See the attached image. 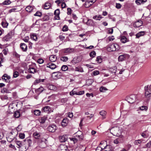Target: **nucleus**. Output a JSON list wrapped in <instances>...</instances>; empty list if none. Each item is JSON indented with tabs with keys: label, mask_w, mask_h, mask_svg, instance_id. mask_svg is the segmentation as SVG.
Listing matches in <instances>:
<instances>
[{
	"label": "nucleus",
	"mask_w": 151,
	"mask_h": 151,
	"mask_svg": "<svg viewBox=\"0 0 151 151\" xmlns=\"http://www.w3.org/2000/svg\"><path fill=\"white\" fill-rule=\"evenodd\" d=\"M97 0H88L86 2L85 6L86 7H88L91 6L93 3H95Z\"/></svg>",
	"instance_id": "11"
},
{
	"label": "nucleus",
	"mask_w": 151,
	"mask_h": 151,
	"mask_svg": "<svg viewBox=\"0 0 151 151\" xmlns=\"http://www.w3.org/2000/svg\"><path fill=\"white\" fill-rule=\"evenodd\" d=\"M96 60L99 63H101L102 61V59L100 56L97 57Z\"/></svg>",
	"instance_id": "50"
},
{
	"label": "nucleus",
	"mask_w": 151,
	"mask_h": 151,
	"mask_svg": "<svg viewBox=\"0 0 151 151\" xmlns=\"http://www.w3.org/2000/svg\"><path fill=\"white\" fill-rule=\"evenodd\" d=\"M92 73L93 74L92 75L96 76L99 74V72L98 70H95L93 71Z\"/></svg>",
	"instance_id": "51"
},
{
	"label": "nucleus",
	"mask_w": 151,
	"mask_h": 151,
	"mask_svg": "<svg viewBox=\"0 0 151 151\" xmlns=\"http://www.w3.org/2000/svg\"><path fill=\"white\" fill-rule=\"evenodd\" d=\"M47 129L49 132H54L57 129L56 126L54 124L50 125L48 127Z\"/></svg>",
	"instance_id": "7"
},
{
	"label": "nucleus",
	"mask_w": 151,
	"mask_h": 151,
	"mask_svg": "<svg viewBox=\"0 0 151 151\" xmlns=\"http://www.w3.org/2000/svg\"><path fill=\"white\" fill-rule=\"evenodd\" d=\"M13 134V132H10L9 134V136L7 138V140L8 141L11 142L14 139V137L12 136V135Z\"/></svg>",
	"instance_id": "20"
},
{
	"label": "nucleus",
	"mask_w": 151,
	"mask_h": 151,
	"mask_svg": "<svg viewBox=\"0 0 151 151\" xmlns=\"http://www.w3.org/2000/svg\"><path fill=\"white\" fill-rule=\"evenodd\" d=\"M139 109L142 111H146L148 109V107L147 106H142L139 107Z\"/></svg>",
	"instance_id": "41"
},
{
	"label": "nucleus",
	"mask_w": 151,
	"mask_h": 151,
	"mask_svg": "<svg viewBox=\"0 0 151 151\" xmlns=\"http://www.w3.org/2000/svg\"><path fill=\"white\" fill-rule=\"evenodd\" d=\"M67 150V147L64 145H60L58 149V151H68Z\"/></svg>",
	"instance_id": "10"
},
{
	"label": "nucleus",
	"mask_w": 151,
	"mask_h": 151,
	"mask_svg": "<svg viewBox=\"0 0 151 151\" xmlns=\"http://www.w3.org/2000/svg\"><path fill=\"white\" fill-rule=\"evenodd\" d=\"M118 137H119L117 138V139L119 143H121L123 142L124 140V137L122 134Z\"/></svg>",
	"instance_id": "19"
},
{
	"label": "nucleus",
	"mask_w": 151,
	"mask_h": 151,
	"mask_svg": "<svg viewBox=\"0 0 151 151\" xmlns=\"http://www.w3.org/2000/svg\"><path fill=\"white\" fill-rule=\"evenodd\" d=\"M57 57L55 55H51L49 57V60L51 62H54L56 61Z\"/></svg>",
	"instance_id": "23"
},
{
	"label": "nucleus",
	"mask_w": 151,
	"mask_h": 151,
	"mask_svg": "<svg viewBox=\"0 0 151 151\" xmlns=\"http://www.w3.org/2000/svg\"><path fill=\"white\" fill-rule=\"evenodd\" d=\"M143 24V22L141 20H138L137 22H135L133 24L134 27H139L141 26Z\"/></svg>",
	"instance_id": "13"
},
{
	"label": "nucleus",
	"mask_w": 151,
	"mask_h": 151,
	"mask_svg": "<svg viewBox=\"0 0 151 151\" xmlns=\"http://www.w3.org/2000/svg\"><path fill=\"white\" fill-rule=\"evenodd\" d=\"M20 115V112L18 111H16L14 114V116L16 118H18L19 117Z\"/></svg>",
	"instance_id": "40"
},
{
	"label": "nucleus",
	"mask_w": 151,
	"mask_h": 151,
	"mask_svg": "<svg viewBox=\"0 0 151 151\" xmlns=\"http://www.w3.org/2000/svg\"><path fill=\"white\" fill-rule=\"evenodd\" d=\"M46 67L47 68H49L53 70L56 68V66L54 64L50 63L47 64Z\"/></svg>",
	"instance_id": "14"
},
{
	"label": "nucleus",
	"mask_w": 151,
	"mask_h": 151,
	"mask_svg": "<svg viewBox=\"0 0 151 151\" xmlns=\"http://www.w3.org/2000/svg\"><path fill=\"white\" fill-rule=\"evenodd\" d=\"M8 23L6 22H2L1 23V25L2 27L4 28H6L8 25Z\"/></svg>",
	"instance_id": "48"
},
{
	"label": "nucleus",
	"mask_w": 151,
	"mask_h": 151,
	"mask_svg": "<svg viewBox=\"0 0 151 151\" xmlns=\"http://www.w3.org/2000/svg\"><path fill=\"white\" fill-rule=\"evenodd\" d=\"M96 54L95 52L94 51H93L90 53V56L91 57L93 58L95 57Z\"/></svg>",
	"instance_id": "55"
},
{
	"label": "nucleus",
	"mask_w": 151,
	"mask_h": 151,
	"mask_svg": "<svg viewBox=\"0 0 151 151\" xmlns=\"http://www.w3.org/2000/svg\"><path fill=\"white\" fill-rule=\"evenodd\" d=\"M68 123V120L66 118H64L61 122L62 126L63 127H65L67 125Z\"/></svg>",
	"instance_id": "22"
},
{
	"label": "nucleus",
	"mask_w": 151,
	"mask_h": 151,
	"mask_svg": "<svg viewBox=\"0 0 151 151\" xmlns=\"http://www.w3.org/2000/svg\"><path fill=\"white\" fill-rule=\"evenodd\" d=\"M103 150V148L100 147H98L96 149V151H102V150Z\"/></svg>",
	"instance_id": "64"
},
{
	"label": "nucleus",
	"mask_w": 151,
	"mask_h": 151,
	"mask_svg": "<svg viewBox=\"0 0 151 151\" xmlns=\"http://www.w3.org/2000/svg\"><path fill=\"white\" fill-rule=\"evenodd\" d=\"M16 144L17 145V147L18 148L20 147L21 146H22V142L20 141H18L17 140L15 141Z\"/></svg>",
	"instance_id": "36"
},
{
	"label": "nucleus",
	"mask_w": 151,
	"mask_h": 151,
	"mask_svg": "<svg viewBox=\"0 0 151 151\" xmlns=\"http://www.w3.org/2000/svg\"><path fill=\"white\" fill-rule=\"evenodd\" d=\"M87 25L91 26H93L94 25V23L93 20L91 19H89L88 20L87 22Z\"/></svg>",
	"instance_id": "32"
},
{
	"label": "nucleus",
	"mask_w": 151,
	"mask_h": 151,
	"mask_svg": "<svg viewBox=\"0 0 151 151\" xmlns=\"http://www.w3.org/2000/svg\"><path fill=\"white\" fill-rule=\"evenodd\" d=\"M33 9V7L30 6H27L25 9L26 10L29 12H31Z\"/></svg>",
	"instance_id": "31"
},
{
	"label": "nucleus",
	"mask_w": 151,
	"mask_h": 151,
	"mask_svg": "<svg viewBox=\"0 0 151 151\" xmlns=\"http://www.w3.org/2000/svg\"><path fill=\"white\" fill-rule=\"evenodd\" d=\"M137 95L135 94H132L127 98V101L130 103H133L137 99Z\"/></svg>",
	"instance_id": "4"
},
{
	"label": "nucleus",
	"mask_w": 151,
	"mask_h": 151,
	"mask_svg": "<svg viewBox=\"0 0 151 151\" xmlns=\"http://www.w3.org/2000/svg\"><path fill=\"white\" fill-rule=\"evenodd\" d=\"M145 34V32L144 31H140L136 35V38H138L144 35Z\"/></svg>",
	"instance_id": "17"
},
{
	"label": "nucleus",
	"mask_w": 151,
	"mask_h": 151,
	"mask_svg": "<svg viewBox=\"0 0 151 151\" xmlns=\"http://www.w3.org/2000/svg\"><path fill=\"white\" fill-rule=\"evenodd\" d=\"M121 41L122 42L124 43L128 42L129 40L125 36H123L121 37Z\"/></svg>",
	"instance_id": "25"
},
{
	"label": "nucleus",
	"mask_w": 151,
	"mask_h": 151,
	"mask_svg": "<svg viewBox=\"0 0 151 151\" xmlns=\"http://www.w3.org/2000/svg\"><path fill=\"white\" fill-rule=\"evenodd\" d=\"M116 67L115 66H114L111 68L109 69V71L112 73H114L115 74L116 71Z\"/></svg>",
	"instance_id": "21"
},
{
	"label": "nucleus",
	"mask_w": 151,
	"mask_h": 151,
	"mask_svg": "<svg viewBox=\"0 0 151 151\" xmlns=\"http://www.w3.org/2000/svg\"><path fill=\"white\" fill-rule=\"evenodd\" d=\"M113 29L112 28H109L108 31L107 33L109 34H111L113 33Z\"/></svg>",
	"instance_id": "60"
},
{
	"label": "nucleus",
	"mask_w": 151,
	"mask_h": 151,
	"mask_svg": "<svg viewBox=\"0 0 151 151\" xmlns=\"http://www.w3.org/2000/svg\"><path fill=\"white\" fill-rule=\"evenodd\" d=\"M19 137L22 139H23L25 137V134L24 133H20L19 134Z\"/></svg>",
	"instance_id": "62"
},
{
	"label": "nucleus",
	"mask_w": 151,
	"mask_h": 151,
	"mask_svg": "<svg viewBox=\"0 0 151 151\" xmlns=\"http://www.w3.org/2000/svg\"><path fill=\"white\" fill-rule=\"evenodd\" d=\"M8 51V50L7 48H5L3 50L2 52L4 55H6L7 54V52Z\"/></svg>",
	"instance_id": "63"
},
{
	"label": "nucleus",
	"mask_w": 151,
	"mask_h": 151,
	"mask_svg": "<svg viewBox=\"0 0 151 151\" xmlns=\"http://www.w3.org/2000/svg\"><path fill=\"white\" fill-rule=\"evenodd\" d=\"M42 14L41 12H37L36 13L34 14L35 16H37L40 17L41 16Z\"/></svg>",
	"instance_id": "56"
},
{
	"label": "nucleus",
	"mask_w": 151,
	"mask_h": 151,
	"mask_svg": "<svg viewBox=\"0 0 151 151\" xmlns=\"http://www.w3.org/2000/svg\"><path fill=\"white\" fill-rule=\"evenodd\" d=\"M59 139V141L60 142H64L67 140V137L66 135H63L62 136L60 137Z\"/></svg>",
	"instance_id": "15"
},
{
	"label": "nucleus",
	"mask_w": 151,
	"mask_h": 151,
	"mask_svg": "<svg viewBox=\"0 0 151 151\" xmlns=\"http://www.w3.org/2000/svg\"><path fill=\"white\" fill-rule=\"evenodd\" d=\"M68 30V27L66 25H64L62 29V30L63 31L65 32Z\"/></svg>",
	"instance_id": "57"
},
{
	"label": "nucleus",
	"mask_w": 151,
	"mask_h": 151,
	"mask_svg": "<svg viewBox=\"0 0 151 151\" xmlns=\"http://www.w3.org/2000/svg\"><path fill=\"white\" fill-rule=\"evenodd\" d=\"M100 114L103 116V118L104 119L105 118V116L106 114V112L104 110H102L100 112Z\"/></svg>",
	"instance_id": "39"
},
{
	"label": "nucleus",
	"mask_w": 151,
	"mask_h": 151,
	"mask_svg": "<svg viewBox=\"0 0 151 151\" xmlns=\"http://www.w3.org/2000/svg\"><path fill=\"white\" fill-rule=\"evenodd\" d=\"M76 137L79 141H81L83 140L84 138L83 134L80 132H77Z\"/></svg>",
	"instance_id": "12"
},
{
	"label": "nucleus",
	"mask_w": 151,
	"mask_h": 151,
	"mask_svg": "<svg viewBox=\"0 0 151 151\" xmlns=\"http://www.w3.org/2000/svg\"><path fill=\"white\" fill-rule=\"evenodd\" d=\"M51 4L48 2L46 3L43 6V8L45 9H48L51 7Z\"/></svg>",
	"instance_id": "28"
},
{
	"label": "nucleus",
	"mask_w": 151,
	"mask_h": 151,
	"mask_svg": "<svg viewBox=\"0 0 151 151\" xmlns=\"http://www.w3.org/2000/svg\"><path fill=\"white\" fill-rule=\"evenodd\" d=\"M24 141H26L27 142L29 147L31 146L32 144V141L30 139H25Z\"/></svg>",
	"instance_id": "42"
},
{
	"label": "nucleus",
	"mask_w": 151,
	"mask_h": 151,
	"mask_svg": "<svg viewBox=\"0 0 151 151\" xmlns=\"http://www.w3.org/2000/svg\"><path fill=\"white\" fill-rule=\"evenodd\" d=\"M115 6L116 8L120 9L122 7V5L119 3H116Z\"/></svg>",
	"instance_id": "61"
},
{
	"label": "nucleus",
	"mask_w": 151,
	"mask_h": 151,
	"mask_svg": "<svg viewBox=\"0 0 151 151\" xmlns=\"http://www.w3.org/2000/svg\"><path fill=\"white\" fill-rule=\"evenodd\" d=\"M44 88L42 86H41L39 88H38L37 89V91L39 92L40 93H41L44 90Z\"/></svg>",
	"instance_id": "54"
},
{
	"label": "nucleus",
	"mask_w": 151,
	"mask_h": 151,
	"mask_svg": "<svg viewBox=\"0 0 151 151\" xmlns=\"http://www.w3.org/2000/svg\"><path fill=\"white\" fill-rule=\"evenodd\" d=\"M34 137L36 139L39 138L40 137V134L39 133L37 132H35L33 134Z\"/></svg>",
	"instance_id": "35"
},
{
	"label": "nucleus",
	"mask_w": 151,
	"mask_h": 151,
	"mask_svg": "<svg viewBox=\"0 0 151 151\" xmlns=\"http://www.w3.org/2000/svg\"><path fill=\"white\" fill-rule=\"evenodd\" d=\"M110 132L113 135L119 136L122 134L123 130L121 127H116L112 128Z\"/></svg>",
	"instance_id": "1"
},
{
	"label": "nucleus",
	"mask_w": 151,
	"mask_h": 151,
	"mask_svg": "<svg viewBox=\"0 0 151 151\" xmlns=\"http://www.w3.org/2000/svg\"><path fill=\"white\" fill-rule=\"evenodd\" d=\"M3 56V54L2 53H0V67L2 65L1 64L3 62V58L1 57Z\"/></svg>",
	"instance_id": "53"
},
{
	"label": "nucleus",
	"mask_w": 151,
	"mask_h": 151,
	"mask_svg": "<svg viewBox=\"0 0 151 151\" xmlns=\"http://www.w3.org/2000/svg\"><path fill=\"white\" fill-rule=\"evenodd\" d=\"M75 71L80 72H83V68L80 66L76 67L75 68Z\"/></svg>",
	"instance_id": "29"
},
{
	"label": "nucleus",
	"mask_w": 151,
	"mask_h": 151,
	"mask_svg": "<svg viewBox=\"0 0 151 151\" xmlns=\"http://www.w3.org/2000/svg\"><path fill=\"white\" fill-rule=\"evenodd\" d=\"M60 60L63 62H66L68 60V58L66 56H62L60 57Z\"/></svg>",
	"instance_id": "38"
},
{
	"label": "nucleus",
	"mask_w": 151,
	"mask_h": 151,
	"mask_svg": "<svg viewBox=\"0 0 151 151\" xmlns=\"http://www.w3.org/2000/svg\"><path fill=\"white\" fill-rule=\"evenodd\" d=\"M46 119L47 117L45 116H44L40 118L39 121L40 123L43 124L45 123Z\"/></svg>",
	"instance_id": "34"
},
{
	"label": "nucleus",
	"mask_w": 151,
	"mask_h": 151,
	"mask_svg": "<svg viewBox=\"0 0 151 151\" xmlns=\"http://www.w3.org/2000/svg\"><path fill=\"white\" fill-rule=\"evenodd\" d=\"M60 13V11L59 9H57L54 12V14L56 15H59Z\"/></svg>",
	"instance_id": "59"
},
{
	"label": "nucleus",
	"mask_w": 151,
	"mask_h": 151,
	"mask_svg": "<svg viewBox=\"0 0 151 151\" xmlns=\"http://www.w3.org/2000/svg\"><path fill=\"white\" fill-rule=\"evenodd\" d=\"M102 17L101 15H97L94 16L93 18L96 20H100Z\"/></svg>",
	"instance_id": "30"
},
{
	"label": "nucleus",
	"mask_w": 151,
	"mask_h": 151,
	"mask_svg": "<svg viewBox=\"0 0 151 151\" xmlns=\"http://www.w3.org/2000/svg\"><path fill=\"white\" fill-rule=\"evenodd\" d=\"M104 151H112L111 147L110 145H106L103 148Z\"/></svg>",
	"instance_id": "27"
},
{
	"label": "nucleus",
	"mask_w": 151,
	"mask_h": 151,
	"mask_svg": "<svg viewBox=\"0 0 151 151\" xmlns=\"http://www.w3.org/2000/svg\"><path fill=\"white\" fill-rule=\"evenodd\" d=\"M19 76V73L17 71H15L14 72L13 76L14 78H16Z\"/></svg>",
	"instance_id": "58"
},
{
	"label": "nucleus",
	"mask_w": 151,
	"mask_h": 151,
	"mask_svg": "<svg viewBox=\"0 0 151 151\" xmlns=\"http://www.w3.org/2000/svg\"><path fill=\"white\" fill-rule=\"evenodd\" d=\"M141 142L142 141L141 140L139 139L134 141V143L135 145H138L139 144H140Z\"/></svg>",
	"instance_id": "49"
},
{
	"label": "nucleus",
	"mask_w": 151,
	"mask_h": 151,
	"mask_svg": "<svg viewBox=\"0 0 151 151\" xmlns=\"http://www.w3.org/2000/svg\"><path fill=\"white\" fill-rule=\"evenodd\" d=\"M50 108L49 106H47L44 107L42 109V111H43L44 112L50 111Z\"/></svg>",
	"instance_id": "33"
},
{
	"label": "nucleus",
	"mask_w": 151,
	"mask_h": 151,
	"mask_svg": "<svg viewBox=\"0 0 151 151\" xmlns=\"http://www.w3.org/2000/svg\"><path fill=\"white\" fill-rule=\"evenodd\" d=\"M10 77L6 74H4L2 77V79L3 81L7 83L9 82L10 81Z\"/></svg>",
	"instance_id": "6"
},
{
	"label": "nucleus",
	"mask_w": 151,
	"mask_h": 151,
	"mask_svg": "<svg viewBox=\"0 0 151 151\" xmlns=\"http://www.w3.org/2000/svg\"><path fill=\"white\" fill-rule=\"evenodd\" d=\"M145 96L147 97H149L151 96V88L149 87H147V89L145 88Z\"/></svg>",
	"instance_id": "8"
},
{
	"label": "nucleus",
	"mask_w": 151,
	"mask_h": 151,
	"mask_svg": "<svg viewBox=\"0 0 151 151\" xmlns=\"http://www.w3.org/2000/svg\"><path fill=\"white\" fill-rule=\"evenodd\" d=\"M40 113V111L38 110H36L34 111V114L36 115H39Z\"/></svg>",
	"instance_id": "52"
},
{
	"label": "nucleus",
	"mask_w": 151,
	"mask_h": 151,
	"mask_svg": "<svg viewBox=\"0 0 151 151\" xmlns=\"http://www.w3.org/2000/svg\"><path fill=\"white\" fill-rule=\"evenodd\" d=\"M81 59L79 57L74 58L72 60L71 62L73 64L77 63L81 61Z\"/></svg>",
	"instance_id": "16"
},
{
	"label": "nucleus",
	"mask_w": 151,
	"mask_h": 151,
	"mask_svg": "<svg viewBox=\"0 0 151 151\" xmlns=\"http://www.w3.org/2000/svg\"><path fill=\"white\" fill-rule=\"evenodd\" d=\"M20 46L21 49L23 51L25 52L27 49V46L24 43H21L20 44Z\"/></svg>",
	"instance_id": "18"
},
{
	"label": "nucleus",
	"mask_w": 151,
	"mask_h": 151,
	"mask_svg": "<svg viewBox=\"0 0 151 151\" xmlns=\"http://www.w3.org/2000/svg\"><path fill=\"white\" fill-rule=\"evenodd\" d=\"M86 147L84 145L79 144L75 148V151H85L86 149Z\"/></svg>",
	"instance_id": "5"
},
{
	"label": "nucleus",
	"mask_w": 151,
	"mask_h": 151,
	"mask_svg": "<svg viewBox=\"0 0 151 151\" xmlns=\"http://www.w3.org/2000/svg\"><path fill=\"white\" fill-rule=\"evenodd\" d=\"M107 90V88L104 86H101L100 88V91L101 92H104Z\"/></svg>",
	"instance_id": "46"
},
{
	"label": "nucleus",
	"mask_w": 151,
	"mask_h": 151,
	"mask_svg": "<svg viewBox=\"0 0 151 151\" xmlns=\"http://www.w3.org/2000/svg\"><path fill=\"white\" fill-rule=\"evenodd\" d=\"M147 0H136L135 2L137 5H139L141 4H144L147 1Z\"/></svg>",
	"instance_id": "24"
},
{
	"label": "nucleus",
	"mask_w": 151,
	"mask_h": 151,
	"mask_svg": "<svg viewBox=\"0 0 151 151\" xmlns=\"http://www.w3.org/2000/svg\"><path fill=\"white\" fill-rule=\"evenodd\" d=\"M28 71L30 73H34L36 72V70L33 68H30L28 69Z\"/></svg>",
	"instance_id": "37"
},
{
	"label": "nucleus",
	"mask_w": 151,
	"mask_h": 151,
	"mask_svg": "<svg viewBox=\"0 0 151 151\" xmlns=\"http://www.w3.org/2000/svg\"><path fill=\"white\" fill-rule=\"evenodd\" d=\"M68 69V67L66 65H63L61 68V69L63 71H65L67 70Z\"/></svg>",
	"instance_id": "45"
},
{
	"label": "nucleus",
	"mask_w": 151,
	"mask_h": 151,
	"mask_svg": "<svg viewBox=\"0 0 151 151\" xmlns=\"http://www.w3.org/2000/svg\"><path fill=\"white\" fill-rule=\"evenodd\" d=\"M119 46L117 44H112L110 45L107 48V50L109 51H114L118 50Z\"/></svg>",
	"instance_id": "2"
},
{
	"label": "nucleus",
	"mask_w": 151,
	"mask_h": 151,
	"mask_svg": "<svg viewBox=\"0 0 151 151\" xmlns=\"http://www.w3.org/2000/svg\"><path fill=\"white\" fill-rule=\"evenodd\" d=\"M11 2L9 0H6L3 2V4L4 5H8L10 4Z\"/></svg>",
	"instance_id": "47"
},
{
	"label": "nucleus",
	"mask_w": 151,
	"mask_h": 151,
	"mask_svg": "<svg viewBox=\"0 0 151 151\" xmlns=\"http://www.w3.org/2000/svg\"><path fill=\"white\" fill-rule=\"evenodd\" d=\"M18 148H19V151H26L27 150L25 146L23 145L21 146V147Z\"/></svg>",
	"instance_id": "44"
},
{
	"label": "nucleus",
	"mask_w": 151,
	"mask_h": 151,
	"mask_svg": "<svg viewBox=\"0 0 151 151\" xmlns=\"http://www.w3.org/2000/svg\"><path fill=\"white\" fill-rule=\"evenodd\" d=\"M74 50L73 48H67L64 50V52L67 53L68 52H73Z\"/></svg>",
	"instance_id": "26"
},
{
	"label": "nucleus",
	"mask_w": 151,
	"mask_h": 151,
	"mask_svg": "<svg viewBox=\"0 0 151 151\" xmlns=\"http://www.w3.org/2000/svg\"><path fill=\"white\" fill-rule=\"evenodd\" d=\"M30 37L31 39L35 41H36L37 39L36 35L35 34L31 35Z\"/></svg>",
	"instance_id": "43"
},
{
	"label": "nucleus",
	"mask_w": 151,
	"mask_h": 151,
	"mask_svg": "<svg viewBox=\"0 0 151 151\" xmlns=\"http://www.w3.org/2000/svg\"><path fill=\"white\" fill-rule=\"evenodd\" d=\"M129 56V55L127 54L120 55L118 57V60L119 61H122L124 60L126 58H128Z\"/></svg>",
	"instance_id": "9"
},
{
	"label": "nucleus",
	"mask_w": 151,
	"mask_h": 151,
	"mask_svg": "<svg viewBox=\"0 0 151 151\" xmlns=\"http://www.w3.org/2000/svg\"><path fill=\"white\" fill-rule=\"evenodd\" d=\"M13 34L12 31H10L2 39L3 41L6 42L10 40L12 38Z\"/></svg>",
	"instance_id": "3"
}]
</instances>
